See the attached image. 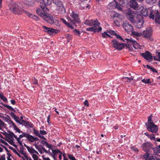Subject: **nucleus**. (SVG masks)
<instances>
[{"instance_id":"f257e3e1","label":"nucleus","mask_w":160,"mask_h":160,"mask_svg":"<svg viewBox=\"0 0 160 160\" xmlns=\"http://www.w3.org/2000/svg\"><path fill=\"white\" fill-rule=\"evenodd\" d=\"M85 24L92 27L87 28L86 29L87 31L99 32L102 30V27L99 26L100 23L97 19L86 21Z\"/></svg>"},{"instance_id":"f03ea898","label":"nucleus","mask_w":160,"mask_h":160,"mask_svg":"<svg viewBox=\"0 0 160 160\" xmlns=\"http://www.w3.org/2000/svg\"><path fill=\"white\" fill-rule=\"evenodd\" d=\"M137 12L131 10V22L137 28H141L143 26L144 20L142 17L138 18H137Z\"/></svg>"},{"instance_id":"7ed1b4c3","label":"nucleus","mask_w":160,"mask_h":160,"mask_svg":"<svg viewBox=\"0 0 160 160\" xmlns=\"http://www.w3.org/2000/svg\"><path fill=\"white\" fill-rule=\"evenodd\" d=\"M143 15L145 16H149V17L153 20L155 18V22L157 24L160 25V15L159 12L158 11L154 12L150 10L149 13L147 10H145L143 12Z\"/></svg>"},{"instance_id":"20e7f679","label":"nucleus","mask_w":160,"mask_h":160,"mask_svg":"<svg viewBox=\"0 0 160 160\" xmlns=\"http://www.w3.org/2000/svg\"><path fill=\"white\" fill-rule=\"evenodd\" d=\"M112 47L115 49L118 50H122L125 47L128 48L129 50H130V46L129 44H126L123 43H120L116 39H114L112 41Z\"/></svg>"},{"instance_id":"39448f33","label":"nucleus","mask_w":160,"mask_h":160,"mask_svg":"<svg viewBox=\"0 0 160 160\" xmlns=\"http://www.w3.org/2000/svg\"><path fill=\"white\" fill-rule=\"evenodd\" d=\"M70 16L71 18H69V20L72 24H75L76 23L80 22L78 14L76 12L72 11L70 14Z\"/></svg>"},{"instance_id":"423d86ee","label":"nucleus","mask_w":160,"mask_h":160,"mask_svg":"<svg viewBox=\"0 0 160 160\" xmlns=\"http://www.w3.org/2000/svg\"><path fill=\"white\" fill-rule=\"evenodd\" d=\"M40 7V8H37V9L36 12L37 14L44 18L45 21L49 22H49L50 20L52 21V18L50 17H48L45 15L46 14L45 12L48 11H43L42 9Z\"/></svg>"},{"instance_id":"0eeeda50","label":"nucleus","mask_w":160,"mask_h":160,"mask_svg":"<svg viewBox=\"0 0 160 160\" xmlns=\"http://www.w3.org/2000/svg\"><path fill=\"white\" fill-rule=\"evenodd\" d=\"M10 9L15 14L18 15L21 14L23 12V9L16 3L13 4L10 8Z\"/></svg>"},{"instance_id":"6e6552de","label":"nucleus","mask_w":160,"mask_h":160,"mask_svg":"<svg viewBox=\"0 0 160 160\" xmlns=\"http://www.w3.org/2000/svg\"><path fill=\"white\" fill-rule=\"evenodd\" d=\"M52 1H53V0H43L40 3V7L42 9L43 11H48L47 6L50 5Z\"/></svg>"},{"instance_id":"1a4fd4ad","label":"nucleus","mask_w":160,"mask_h":160,"mask_svg":"<svg viewBox=\"0 0 160 160\" xmlns=\"http://www.w3.org/2000/svg\"><path fill=\"white\" fill-rule=\"evenodd\" d=\"M152 144L150 142H146L144 143L142 146L143 149L145 151L150 152L149 151L151 149L153 150V148L152 147Z\"/></svg>"},{"instance_id":"9d476101","label":"nucleus","mask_w":160,"mask_h":160,"mask_svg":"<svg viewBox=\"0 0 160 160\" xmlns=\"http://www.w3.org/2000/svg\"><path fill=\"white\" fill-rule=\"evenodd\" d=\"M42 27L43 28V30L45 32H47L49 34H52L53 33H58L59 30L57 29H55L52 28H48L45 26H42Z\"/></svg>"},{"instance_id":"9b49d317","label":"nucleus","mask_w":160,"mask_h":160,"mask_svg":"<svg viewBox=\"0 0 160 160\" xmlns=\"http://www.w3.org/2000/svg\"><path fill=\"white\" fill-rule=\"evenodd\" d=\"M141 55L149 62H150L152 60V54L148 51H147L144 53H141Z\"/></svg>"},{"instance_id":"f8f14e48","label":"nucleus","mask_w":160,"mask_h":160,"mask_svg":"<svg viewBox=\"0 0 160 160\" xmlns=\"http://www.w3.org/2000/svg\"><path fill=\"white\" fill-rule=\"evenodd\" d=\"M145 125L148 131L153 133H156L157 132L158 128L157 125L154 124V126L153 125L148 126L147 123H146Z\"/></svg>"},{"instance_id":"ddd939ff","label":"nucleus","mask_w":160,"mask_h":160,"mask_svg":"<svg viewBox=\"0 0 160 160\" xmlns=\"http://www.w3.org/2000/svg\"><path fill=\"white\" fill-rule=\"evenodd\" d=\"M137 0H131V8L137 10L138 8V4L136 1Z\"/></svg>"},{"instance_id":"4468645a","label":"nucleus","mask_w":160,"mask_h":160,"mask_svg":"<svg viewBox=\"0 0 160 160\" xmlns=\"http://www.w3.org/2000/svg\"><path fill=\"white\" fill-rule=\"evenodd\" d=\"M122 26L126 32H129L130 31V24L127 21H124Z\"/></svg>"},{"instance_id":"2eb2a0df","label":"nucleus","mask_w":160,"mask_h":160,"mask_svg":"<svg viewBox=\"0 0 160 160\" xmlns=\"http://www.w3.org/2000/svg\"><path fill=\"white\" fill-rule=\"evenodd\" d=\"M151 34V31L146 30L144 31L142 33H141V36L144 38H149Z\"/></svg>"},{"instance_id":"dca6fc26","label":"nucleus","mask_w":160,"mask_h":160,"mask_svg":"<svg viewBox=\"0 0 160 160\" xmlns=\"http://www.w3.org/2000/svg\"><path fill=\"white\" fill-rule=\"evenodd\" d=\"M57 9L58 14H63L66 13L65 8L64 5L58 7Z\"/></svg>"},{"instance_id":"f3484780","label":"nucleus","mask_w":160,"mask_h":160,"mask_svg":"<svg viewBox=\"0 0 160 160\" xmlns=\"http://www.w3.org/2000/svg\"><path fill=\"white\" fill-rule=\"evenodd\" d=\"M10 115L16 121V122L19 123L20 124H22V123L19 121V118L16 115L12 112L10 113Z\"/></svg>"},{"instance_id":"a211bd4d","label":"nucleus","mask_w":160,"mask_h":160,"mask_svg":"<svg viewBox=\"0 0 160 160\" xmlns=\"http://www.w3.org/2000/svg\"><path fill=\"white\" fill-rule=\"evenodd\" d=\"M24 146L27 148L28 151L29 152L31 153H33V154L35 153L38 154V153L37 151L35 150L33 148H30L29 146L27 145L26 144H24Z\"/></svg>"},{"instance_id":"6ab92c4d","label":"nucleus","mask_w":160,"mask_h":160,"mask_svg":"<svg viewBox=\"0 0 160 160\" xmlns=\"http://www.w3.org/2000/svg\"><path fill=\"white\" fill-rule=\"evenodd\" d=\"M143 158L146 160H154L153 156L151 154L148 153H146L143 155Z\"/></svg>"},{"instance_id":"aec40b11","label":"nucleus","mask_w":160,"mask_h":160,"mask_svg":"<svg viewBox=\"0 0 160 160\" xmlns=\"http://www.w3.org/2000/svg\"><path fill=\"white\" fill-rule=\"evenodd\" d=\"M53 2L58 7L63 5V1L62 0H53Z\"/></svg>"},{"instance_id":"412c9836","label":"nucleus","mask_w":160,"mask_h":160,"mask_svg":"<svg viewBox=\"0 0 160 160\" xmlns=\"http://www.w3.org/2000/svg\"><path fill=\"white\" fill-rule=\"evenodd\" d=\"M131 27H132V33L131 35L133 37H140L141 36V33H139L134 31L133 27L131 26Z\"/></svg>"},{"instance_id":"4be33fe9","label":"nucleus","mask_w":160,"mask_h":160,"mask_svg":"<svg viewBox=\"0 0 160 160\" xmlns=\"http://www.w3.org/2000/svg\"><path fill=\"white\" fill-rule=\"evenodd\" d=\"M35 0H26L25 4L28 6H32L34 4Z\"/></svg>"},{"instance_id":"5701e85b","label":"nucleus","mask_w":160,"mask_h":160,"mask_svg":"<svg viewBox=\"0 0 160 160\" xmlns=\"http://www.w3.org/2000/svg\"><path fill=\"white\" fill-rule=\"evenodd\" d=\"M153 152L156 155L160 153V144L153 148Z\"/></svg>"},{"instance_id":"b1692460","label":"nucleus","mask_w":160,"mask_h":160,"mask_svg":"<svg viewBox=\"0 0 160 160\" xmlns=\"http://www.w3.org/2000/svg\"><path fill=\"white\" fill-rule=\"evenodd\" d=\"M60 20L66 26H68L69 28H73V27H72V24L71 23L67 22L65 20L62 18H61Z\"/></svg>"},{"instance_id":"393cba45","label":"nucleus","mask_w":160,"mask_h":160,"mask_svg":"<svg viewBox=\"0 0 160 160\" xmlns=\"http://www.w3.org/2000/svg\"><path fill=\"white\" fill-rule=\"evenodd\" d=\"M132 46L135 49H137L139 47L138 44L135 41H133L131 38V46Z\"/></svg>"},{"instance_id":"a878e982","label":"nucleus","mask_w":160,"mask_h":160,"mask_svg":"<svg viewBox=\"0 0 160 160\" xmlns=\"http://www.w3.org/2000/svg\"><path fill=\"white\" fill-rule=\"evenodd\" d=\"M152 115H151L148 118V122L147 123L148 126L151 125H153L154 126V123L152 119Z\"/></svg>"},{"instance_id":"bb28decb","label":"nucleus","mask_w":160,"mask_h":160,"mask_svg":"<svg viewBox=\"0 0 160 160\" xmlns=\"http://www.w3.org/2000/svg\"><path fill=\"white\" fill-rule=\"evenodd\" d=\"M25 127L32 128L33 126V124L28 121H26L25 123L23 124Z\"/></svg>"},{"instance_id":"cd10ccee","label":"nucleus","mask_w":160,"mask_h":160,"mask_svg":"<svg viewBox=\"0 0 160 160\" xmlns=\"http://www.w3.org/2000/svg\"><path fill=\"white\" fill-rule=\"evenodd\" d=\"M133 153H137L138 152V150L136 147L133 146L131 148Z\"/></svg>"},{"instance_id":"c85d7f7f","label":"nucleus","mask_w":160,"mask_h":160,"mask_svg":"<svg viewBox=\"0 0 160 160\" xmlns=\"http://www.w3.org/2000/svg\"><path fill=\"white\" fill-rule=\"evenodd\" d=\"M30 142H32L34 141V137L29 135V134H28L27 137L26 138Z\"/></svg>"},{"instance_id":"c756f323","label":"nucleus","mask_w":160,"mask_h":160,"mask_svg":"<svg viewBox=\"0 0 160 160\" xmlns=\"http://www.w3.org/2000/svg\"><path fill=\"white\" fill-rule=\"evenodd\" d=\"M146 1L148 4L153 5L156 2L157 0H146Z\"/></svg>"},{"instance_id":"7c9ffc66","label":"nucleus","mask_w":160,"mask_h":160,"mask_svg":"<svg viewBox=\"0 0 160 160\" xmlns=\"http://www.w3.org/2000/svg\"><path fill=\"white\" fill-rule=\"evenodd\" d=\"M118 4V2H117L114 1L113 2H110L109 3V4L110 5L112 6H114V7H116L117 6Z\"/></svg>"},{"instance_id":"2f4dec72","label":"nucleus","mask_w":160,"mask_h":160,"mask_svg":"<svg viewBox=\"0 0 160 160\" xmlns=\"http://www.w3.org/2000/svg\"><path fill=\"white\" fill-rule=\"evenodd\" d=\"M73 32L74 34L77 36H79L80 34V31L76 29L73 30Z\"/></svg>"},{"instance_id":"473e14b6","label":"nucleus","mask_w":160,"mask_h":160,"mask_svg":"<svg viewBox=\"0 0 160 160\" xmlns=\"http://www.w3.org/2000/svg\"><path fill=\"white\" fill-rule=\"evenodd\" d=\"M52 153L54 155H55V154H56V153H61V154H62V153L59 149L52 150Z\"/></svg>"},{"instance_id":"72a5a7b5","label":"nucleus","mask_w":160,"mask_h":160,"mask_svg":"<svg viewBox=\"0 0 160 160\" xmlns=\"http://www.w3.org/2000/svg\"><path fill=\"white\" fill-rule=\"evenodd\" d=\"M102 37L105 38L110 37V35L107 33V32H105L104 33H102Z\"/></svg>"},{"instance_id":"f704fd0d","label":"nucleus","mask_w":160,"mask_h":160,"mask_svg":"<svg viewBox=\"0 0 160 160\" xmlns=\"http://www.w3.org/2000/svg\"><path fill=\"white\" fill-rule=\"evenodd\" d=\"M68 158L71 160H76L75 157L72 154H68Z\"/></svg>"},{"instance_id":"c9c22d12","label":"nucleus","mask_w":160,"mask_h":160,"mask_svg":"<svg viewBox=\"0 0 160 160\" xmlns=\"http://www.w3.org/2000/svg\"><path fill=\"white\" fill-rule=\"evenodd\" d=\"M21 133H22V134L20 135L19 136V139H21L22 138H23L24 137H25L27 138L28 133H25L24 132H21Z\"/></svg>"},{"instance_id":"e433bc0d","label":"nucleus","mask_w":160,"mask_h":160,"mask_svg":"<svg viewBox=\"0 0 160 160\" xmlns=\"http://www.w3.org/2000/svg\"><path fill=\"white\" fill-rule=\"evenodd\" d=\"M10 144L13 146L14 147H17V146L14 144L13 140H9V141L6 140Z\"/></svg>"},{"instance_id":"4c0bfd02","label":"nucleus","mask_w":160,"mask_h":160,"mask_svg":"<svg viewBox=\"0 0 160 160\" xmlns=\"http://www.w3.org/2000/svg\"><path fill=\"white\" fill-rule=\"evenodd\" d=\"M33 130L34 133L35 135L39 137L40 134H39L38 131L37 130H36L34 129H33Z\"/></svg>"},{"instance_id":"58836bf2","label":"nucleus","mask_w":160,"mask_h":160,"mask_svg":"<svg viewBox=\"0 0 160 160\" xmlns=\"http://www.w3.org/2000/svg\"><path fill=\"white\" fill-rule=\"evenodd\" d=\"M115 36H116L117 38L118 39L120 40H122L123 42L125 41L122 38L121 36L118 35L117 33L115 34Z\"/></svg>"},{"instance_id":"ea45409f","label":"nucleus","mask_w":160,"mask_h":160,"mask_svg":"<svg viewBox=\"0 0 160 160\" xmlns=\"http://www.w3.org/2000/svg\"><path fill=\"white\" fill-rule=\"evenodd\" d=\"M16 131L18 132L19 133H20L21 132H22V131L20 130V129H19L16 126V125L15 127H14L13 128Z\"/></svg>"},{"instance_id":"a19ab883","label":"nucleus","mask_w":160,"mask_h":160,"mask_svg":"<svg viewBox=\"0 0 160 160\" xmlns=\"http://www.w3.org/2000/svg\"><path fill=\"white\" fill-rule=\"evenodd\" d=\"M32 83L33 84H38V81L37 80L34 78L32 80Z\"/></svg>"},{"instance_id":"79ce46f5","label":"nucleus","mask_w":160,"mask_h":160,"mask_svg":"<svg viewBox=\"0 0 160 160\" xmlns=\"http://www.w3.org/2000/svg\"><path fill=\"white\" fill-rule=\"evenodd\" d=\"M67 38L68 42H69L72 39V36H71V34H68L67 35Z\"/></svg>"},{"instance_id":"37998d69","label":"nucleus","mask_w":160,"mask_h":160,"mask_svg":"<svg viewBox=\"0 0 160 160\" xmlns=\"http://www.w3.org/2000/svg\"><path fill=\"white\" fill-rule=\"evenodd\" d=\"M154 135L153 134H152L149 136H148V138H150L151 140H155V138L154 136Z\"/></svg>"},{"instance_id":"c03bdc74","label":"nucleus","mask_w":160,"mask_h":160,"mask_svg":"<svg viewBox=\"0 0 160 160\" xmlns=\"http://www.w3.org/2000/svg\"><path fill=\"white\" fill-rule=\"evenodd\" d=\"M32 157L34 160H38V156L35 154H33L32 155Z\"/></svg>"},{"instance_id":"a18cd8bd","label":"nucleus","mask_w":160,"mask_h":160,"mask_svg":"<svg viewBox=\"0 0 160 160\" xmlns=\"http://www.w3.org/2000/svg\"><path fill=\"white\" fill-rule=\"evenodd\" d=\"M126 15H128L127 16L128 20H130V8H128V12L126 13Z\"/></svg>"},{"instance_id":"49530a36","label":"nucleus","mask_w":160,"mask_h":160,"mask_svg":"<svg viewBox=\"0 0 160 160\" xmlns=\"http://www.w3.org/2000/svg\"><path fill=\"white\" fill-rule=\"evenodd\" d=\"M8 123L9 124L12 125L13 128H14L16 126L14 122L12 121H11V119L9 121V122H8Z\"/></svg>"},{"instance_id":"de8ad7c7","label":"nucleus","mask_w":160,"mask_h":160,"mask_svg":"<svg viewBox=\"0 0 160 160\" xmlns=\"http://www.w3.org/2000/svg\"><path fill=\"white\" fill-rule=\"evenodd\" d=\"M150 80L149 79H143L142 80V82H144L146 84V83H148L150 82V81H149Z\"/></svg>"},{"instance_id":"09e8293b","label":"nucleus","mask_w":160,"mask_h":160,"mask_svg":"<svg viewBox=\"0 0 160 160\" xmlns=\"http://www.w3.org/2000/svg\"><path fill=\"white\" fill-rule=\"evenodd\" d=\"M40 133L42 135H45L47 134V132L45 131H42L40 130Z\"/></svg>"},{"instance_id":"8fccbe9b","label":"nucleus","mask_w":160,"mask_h":160,"mask_svg":"<svg viewBox=\"0 0 160 160\" xmlns=\"http://www.w3.org/2000/svg\"><path fill=\"white\" fill-rule=\"evenodd\" d=\"M1 99H2V100L3 101L6 102H8L7 99L4 96H3L2 98H1Z\"/></svg>"},{"instance_id":"3c124183","label":"nucleus","mask_w":160,"mask_h":160,"mask_svg":"<svg viewBox=\"0 0 160 160\" xmlns=\"http://www.w3.org/2000/svg\"><path fill=\"white\" fill-rule=\"evenodd\" d=\"M20 153L22 154H23L24 155V157L27 160H28V156L26 154V153H24L22 151H21V152H20Z\"/></svg>"},{"instance_id":"603ef678","label":"nucleus","mask_w":160,"mask_h":160,"mask_svg":"<svg viewBox=\"0 0 160 160\" xmlns=\"http://www.w3.org/2000/svg\"><path fill=\"white\" fill-rule=\"evenodd\" d=\"M6 124L0 119V127H1V126H4Z\"/></svg>"},{"instance_id":"864d4df0","label":"nucleus","mask_w":160,"mask_h":160,"mask_svg":"<svg viewBox=\"0 0 160 160\" xmlns=\"http://www.w3.org/2000/svg\"><path fill=\"white\" fill-rule=\"evenodd\" d=\"M114 23L116 24V25L118 26H120V22H119L118 20H116L115 21Z\"/></svg>"},{"instance_id":"5fc2aeb1","label":"nucleus","mask_w":160,"mask_h":160,"mask_svg":"<svg viewBox=\"0 0 160 160\" xmlns=\"http://www.w3.org/2000/svg\"><path fill=\"white\" fill-rule=\"evenodd\" d=\"M8 136H12L13 137V136L14 135V133L11 131H8Z\"/></svg>"},{"instance_id":"6e6d98bb","label":"nucleus","mask_w":160,"mask_h":160,"mask_svg":"<svg viewBox=\"0 0 160 160\" xmlns=\"http://www.w3.org/2000/svg\"><path fill=\"white\" fill-rule=\"evenodd\" d=\"M50 115H49L47 118V122H48V124H50V123H51V122H50Z\"/></svg>"},{"instance_id":"4d7b16f0","label":"nucleus","mask_w":160,"mask_h":160,"mask_svg":"<svg viewBox=\"0 0 160 160\" xmlns=\"http://www.w3.org/2000/svg\"><path fill=\"white\" fill-rule=\"evenodd\" d=\"M41 143L44 146H46V145L48 143V142L47 141H44L43 140H42L41 141Z\"/></svg>"},{"instance_id":"13d9d810","label":"nucleus","mask_w":160,"mask_h":160,"mask_svg":"<svg viewBox=\"0 0 160 160\" xmlns=\"http://www.w3.org/2000/svg\"><path fill=\"white\" fill-rule=\"evenodd\" d=\"M8 118H5V120L8 123L10 120V118L8 116Z\"/></svg>"},{"instance_id":"bf43d9fd","label":"nucleus","mask_w":160,"mask_h":160,"mask_svg":"<svg viewBox=\"0 0 160 160\" xmlns=\"http://www.w3.org/2000/svg\"><path fill=\"white\" fill-rule=\"evenodd\" d=\"M6 107L10 110H13V108L9 105H6Z\"/></svg>"},{"instance_id":"052dcab7","label":"nucleus","mask_w":160,"mask_h":160,"mask_svg":"<svg viewBox=\"0 0 160 160\" xmlns=\"http://www.w3.org/2000/svg\"><path fill=\"white\" fill-rule=\"evenodd\" d=\"M5 155H3L0 158V160H5Z\"/></svg>"},{"instance_id":"680f3d73","label":"nucleus","mask_w":160,"mask_h":160,"mask_svg":"<svg viewBox=\"0 0 160 160\" xmlns=\"http://www.w3.org/2000/svg\"><path fill=\"white\" fill-rule=\"evenodd\" d=\"M84 104L85 105L87 106H88L89 105V103L87 100H86L84 102Z\"/></svg>"},{"instance_id":"e2e57ef3","label":"nucleus","mask_w":160,"mask_h":160,"mask_svg":"<svg viewBox=\"0 0 160 160\" xmlns=\"http://www.w3.org/2000/svg\"><path fill=\"white\" fill-rule=\"evenodd\" d=\"M21 139H18L17 141L19 143V145H20V146H22V142L20 140Z\"/></svg>"},{"instance_id":"0e129e2a","label":"nucleus","mask_w":160,"mask_h":160,"mask_svg":"<svg viewBox=\"0 0 160 160\" xmlns=\"http://www.w3.org/2000/svg\"><path fill=\"white\" fill-rule=\"evenodd\" d=\"M23 12H24V13H25L28 16L29 15V14H30V13L27 10H23Z\"/></svg>"},{"instance_id":"69168bd1","label":"nucleus","mask_w":160,"mask_h":160,"mask_svg":"<svg viewBox=\"0 0 160 160\" xmlns=\"http://www.w3.org/2000/svg\"><path fill=\"white\" fill-rule=\"evenodd\" d=\"M33 19L37 21H38L39 20L38 17L36 15H34V17H33Z\"/></svg>"},{"instance_id":"338daca9","label":"nucleus","mask_w":160,"mask_h":160,"mask_svg":"<svg viewBox=\"0 0 160 160\" xmlns=\"http://www.w3.org/2000/svg\"><path fill=\"white\" fill-rule=\"evenodd\" d=\"M157 57H158L159 61H160V52H157Z\"/></svg>"},{"instance_id":"774afa93","label":"nucleus","mask_w":160,"mask_h":160,"mask_svg":"<svg viewBox=\"0 0 160 160\" xmlns=\"http://www.w3.org/2000/svg\"><path fill=\"white\" fill-rule=\"evenodd\" d=\"M42 157L43 160H51L48 157H47V158L44 157V155H43Z\"/></svg>"}]
</instances>
